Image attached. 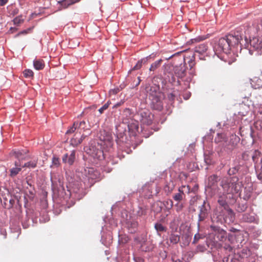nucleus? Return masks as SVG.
I'll list each match as a JSON object with an SVG mask.
<instances>
[{"label":"nucleus","instance_id":"39448f33","mask_svg":"<svg viewBox=\"0 0 262 262\" xmlns=\"http://www.w3.org/2000/svg\"><path fill=\"white\" fill-rule=\"evenodd\" d=\"M256 30L258 35L262 36V20L257 25ZM250 46L249 52L251 55L253 54V51H256V55L260 54L259 51H262V38L253 37L250 40Z\"/></svg>","mask_w":262,"mask_h":262},{"label":"nucleus","instance_id":"a18cd8bd","mask_svg":"<svg viewBox=\"0 0 262 262\" xmlns=\"http://www.w3.org/2000/svg\"><path fill=\"white\" fill-rule=\"evenodd\" d=\"M23 226L25 228H27L28 227V226L25 224V223L23 224Z\"/></svg>","mask_w":262,"mask_h":262},{"label":"nucleus","instance_id":"bb28decb","mask_svg":"<svg viewBox=\"0 0 262 262\" xmlns=\"http://www.w3.org/2000/svg\"><path fill=\"white\" fill-rule=\"evenodd\" d=\"M78 129L85 130L86 129H89L90 128L87 126L86 122L84 121H82L80 122H78Z\"/></svg>","mask_w":262,"mask_h":262},{"label":"nucleus","instance_id":"ea45409f","mask_svg":"<svg viewBox=\"0 0 262 262\" xmlns=\"http://www.w3.org/2000/svg\"><path fill=\"white\" fill-rule=\"evenodd\" d=\"M168 97L169 100H173L174 97V95L173 94L171 93L168 95Z\"/></svg>","mask_w":262,"mask_h":262},{"label":"nucleus","instance_id":"2eb2a0df","mask_svg":"<svg viewBox=\"0 0 262 262\" xmlns=\"http://www.w3.org/2000/svg\"><path fill=\"white\" fill-rule=\"evenodd\" d=\"M208 47L205 43L200 44L195 48L194 52L195 55L196 54L203 55L207 51Z\"/></svg>","mask_w":262,"mask_h":262},{"label":"nucleus","instance_id":"7c9ffc66","mask_svg":"<svg viewBox=\"0 0 262 262\" xmlns=\"http://www.w3.org/2000/svg\"><path fill=\"white\" fill-rule=\"evenodd\" d=\"M250 251L248 249H243L242 251V254L243 257H247L250 254Z\"/></svg>","mask_w":262,"mask_h":262},{"label":"nucleus","instance_id":"4be33fe9","mask_svg":"<svg viewBox=\"0 0 262 262\" xmlns=\"http://www.w3.org/2000/svg\"><path fill=\"white\" fill-rule=\"evenodd\" d=\"M155 228L158 232V234L159 235H160V232L166 231V227L160 223L155 224Z\"/></svg>","mask_w":262,"mask_h":262},{"label":"nucleus","instance_id":"393cba45","mask_svg":"<svg viewBox=\"0 0 262 262\" xmlns=\"http://www.w3.org/2000/svg\"><path fill=\"white\" fill-rule=\"evenodd\" d=\"M161 61V59L156 61L155 62L151 64L149 68V70L150 71H154L157 68H158L160 66Z\"/></svg>","mask_w":262,"mask_h":262},{"label":"nucleus","instance_id":"dca6fc26","mask_svg":"<svg viewBox=\"0 0 262 262\" xmlns=\"http://www.w3.org/2000/svg\"><path fill=\"white\" fill-rule=\"evenodd\" d=\"M185 186H183L181 188L178 189V192L174 194L173 196V199L176 201H181L183 199L185 195L183 188H185Z\"/></svg>","mask_w":262,"mask_h":262},{"label":"nucleus","instance_id":"a19ab883","mask_svg":"<svg viewBox=\"0 0 262 262\" xmlns=\"http://www.w3.org/2000/svg\"><path fill=\"white\" fill-rule=\"evenodd\" d=\"M7 1H0V6H3L6 4Z\"/></svg>","mask_w":262,"mask_h":262},{"label":"nucleus","instance_id":"6ab92c4d","mask_svg":"<svg viewBox=\"0 0 262 262\" xmlns=\"http://www.w3.org/2000/svg\"><path fill=\"white\" fill-rule=\"evenodd\" d=\"M259 155L260 152L258 151H255L254 155L252 156V159L255 163H257L256 159L257 157L259 156ZM255 167L256 169H259L262 171V159H261L260 162L259 163L255 164Z\"/></svg>","mask_w":262,"mask_h":262},{"label":"nucleus","instance_id":"6e6552de","mask_svg":"<svg viewBox=\"0 0 262 262\" xmlns=\"http://www.w3.org/2000/svg\"><path fill=\"white\" fill-rule=\"evenodd\" d=\"M75 160V150H73L71 151L70 154H66L63 155L62 157V161L69 164L72 165L74 163Z\"/></svg>","mask_w":262,"mask_h":262},{"label":"nucleus","instance_id":"cd10ccee","mask_svg":"<svg viewBox=\"0 0 262 262\" xmlns=\"http://www.w3.org/2000/svg\"><path fill=\"white\" fill-rule=\"evenodd\" d=\"M24 75L26 78H30L33 76V72L31 70L27 69L24 71Z\"/></svg>","mask_w":262,"mask_h":262},{"label":"nucleus","instance_id":"f257e3e1","mask_svg":"<svg viewBox=\"0 0 262 262\" xmlns=\"http://www.w3.org/2000/svg\"><path fill=\"white\" fill-rule=\"evenodd\" d=\"M245 27H241L235 29L234 32L221 38L216 45L214 47L216 54L221 52L228 54L231 49L237 46L239 43L242 45L241 41H243V37H245V41L247 43L248 38L245 35Z\"/></svg>","mask_w":262,"mask_h":262},{"label":"nucleus","instance_id":"20e7f679","mask_svg":"<svg viewBox=\"0 0 262 262\" xmlns=\"http://www.w3.org/2000/svg\"><path fill=\"white\" fill-rule=\"evenodd\" d=\"M85 152L94 159L102 160L106 156L105 154L102 149L101 143H97L94 141L91 142L89 145L84 148Z\"/></svg>","mask_w":262,"mask_h":262},{"label":"nucleus","instance_id":"8fccbe9b","mask_svg":"<svg viewBox=\"0 0 262 262\" xmlns=\"http://www.w3.org/2000/svg\"><path fill=\"white\" fill-rule=\"evenodd\" d=\"M121 104V103H118L115 105V106H120Z\"/></svg>","mask_w":262,"mask_h":262},{"label":"nucleus","instance_id":"4468645a","mask_svg":"<svg viewBox=\"0 0 262 262\" xmlns=\"http://www.w3.org/2000/svg\"><path fill=\"white\" fill-rule=\"evenodd\" d=\"M242 220L245 222L253 223L255 221V217L253 213H246L243 214Z\"/></svg>","mask_w":262,"mask_h":262},{"label":"nucleus","instance_id":"ddd939ff","mask_svg":"<svg viewBox=\"0 0 262 262\" xmlns=\"http://www.w3.org/2000/svg\"><path fill=\"white\" fill-rule=\"evenodd\" d=\"M85 137V135H82L80 136V138H78L77 133H76L74 136V137L71 140V144L73 146H76L80 144Z\"/></svg>","mask_w":262,"mask_h":262},{"label":"nucleus","instance_id":"f8f14e48","mask_svg":"<svg viewBox=\"0 0 262 262\" xmlns=\"http://www.w3.org/2000/svg\"><path fill=\"white\" fill-rule=\"evenodd\" d=\"M15 167H13L11 168L10 170V176L11 177H15L21 170V168L20 167V162H15Z\"/></svg>","mask_w":262,"mask_h":262},{"label":"nucleus","instance_id":"37998d69","mask_svg":"<svg viewBox=\"0 0 262 262\" xmlns=\"http://www.w3.org/2000/svg\"><path fill=\"white\" fill-rule=\"evenodd\" d=\"M136 2L137 3V4L138 6H141V7H142V4L141 3V1H136Z\"/></svg>","mask_w":262,"mask_h":262},{"label":"nucleus","instance_id":"4c0bfd02","mask_svg":"<svg viewBox=\"0 0 262 262\" xmlns=\"http://www.w3.org/2000/svg\"><path fill=\"white\" fill-rule=\"evenodd\" d=\"M119 91V89H115L111 90L110 92L111 94H116L118 93Z\"/></svg>","mask_w":262,"mask_h":262},{"label":"nucleus","instance_id":"f3484780","mask_svg":"<svg viewBox=\"0 0 262 262\" xmlns=\"http://www.w3.org/2000/svg\"><path fill=\"white\" fill-rule=\"evenodd\" d=\"M27 152V150H17L14 151V154L15 157L20 161L26 159Z\"/></svg>","mask_w":262,"mask_h":262},{"label":"nucleus","instance_id":"a211bd4d","mask_svg":"<svg viewBox=\"0 0 262 262\" xmlns=\"http://www.w3.org/2000/svg\"><path fill=\"white\" fill-rule=\"evenodd\" d=\"M218 177L216 175H212L208 178V187L211 189L215 185L217 182Z\"/></svg>","mask_w":262,"mask_h":262},{"label":"nucleus","instance_id":"5fc2aeb1","mask_svg":"<svg viewBox=\"0 0 262 262\" xmlns=\"http://www.w3.org/2000/svg\"><path fill=\"white\" fill-rule=\"evenodd\" d=\"M184 99H188V97H184Z\"/></svg>","mask_w":262,"mask_h":262},{"label":"nucleus","instance_id":"2f4dec72","mask_svg":"<svg viewBox=\"0 0 262 262\" xmlns=\"http://www.w3.org/2000/svg\"><path fill=\"white\" fill-rule=\"evenodd\" d=\"M238 170V168L237 167H233L230 168L228 170V174L229 175H232L235 174Z\"/></svg>","mask_w":262,"mask_h":262},{"label":"nucleus","instance_id":"c85d7f7f","mask_svg":"<svg viewBox=\"0 0 262 262\" xmlns=\"http://www.w3.org/2000/svg\"><path fill=\"white\" fill-rule=\"evenodd\" d=\"M110 104L111 102L108 101L106 103H105L101 107H100L98 110L100 114H102L103 112L108 107Z\"/></svg>","mask_w":262,"mask_h":262},{"label":"nucleus","instance_id":"79ce46f5","mask_svg":"<svg viewBox=\"0 0 262 262\" xmlns=\"http://www.w3.org/2000/svg\"><path fill=\"white\" fill-rule=\"evenodd\" d=\"M18 10L17 9H14V10L13 11V12H12V14H13V15H15V14H17V13H18Z\"/></svg>","mask_w":262,"mask_h":262},{"label":"nucleus","instance_id":"6e6d98bb","mask_svg":"<svg viewBox=\"0 0 262 262\" xmlns=\"http://www.w3.org/2000/svg\"><path fill=\"white\" fill-rule=\"evenodd\" d=\"M139 83H140V80L138 81V82L137 83V85H138V84H139Z\"/></svg>","mask_w":262,"mask_h":262},{"label":"nucleus","instance_id":"9b49d317","mask_svg":"<svg viewBox=\"0 0 262 262\" xmlns=\"http://www.w3.org/2000/svg\"><path fill=\"white\" fill-rule=\"evenodd\" d=\"M251 84L255 89L262 87V78L255 77L251 79Z\"/></svg>","mask_w":262,"mask_h":262},{"label":"nucleus","instance_id":"49530a36","mask_svg":"<svg viewBox=\"0 0 262 262\" xmlns=\"http://www.w3.org/2000/svg\"><path fill=\"white\" fill-rule=\"evenodd\" d=\"M56 162H58V160L54 158L53 160V162H54L55 164H56Z\"/></svg>","mask_w":262,"mask_h":262},{"label":"nucleus","instance_id":"a878e982","mask_svg":"<svg viewBox=\"0 0 262 262\" xmlns=\"http://www.w3.org/2000/svg\"><path fill=\"white\" fill-rule=\"evenodd\" d=\"M147 60V58H144L138 61L137 64L133 68V70H138L139 69L141 66L142 63H145Z\"/></svg>","mask_w":262,"mask_h":262},{"label":"nucleus","instance_id":"423d86ee","mask_svg":"<svg viewBox=\"0 0 262 262\" xmlns=\"http://www.w3.org/2000/svg\"><path fill=\"white\" fill-rule=\"evenodd\" d=\"M133 115L129 108H125L122 114V121L127 124L129 130H137L138 129V122L133 120Z\"/></svg>","mask_w":262,"mask_h":262},{"label":"nucleus","instance_id":"5701e85b","mask_svg":"<svg viewBox=\"0 0 262 262\" xmlns=\"http://www.w3.org/2000/svg\"><path fill=\"white\" fill-rule=\"evenodd\" d=\"M37 163V160H33L32 161H30L25 163L22 167H28V168H35Z\"/></svg>","mask_w":262,"mask_h":262},{"label":"nucleus","instance_id":"3c124183","mask_svg":"<svg viewBox=\"0 0 262 262\" xmlns=\"http://www.w3.org/2000/svg\"><path fill=\"white\" fill-rule=\"evenodd\" d=\"M186 238H187V244H188L189 242V238L188 236Z\"/></svg>","mask_w":262,"mask_h":262},{"label":"nucleus","instance_id":"4d7b16f0","mask_svg":"<svg viewBox=\"0 0 262 262\" xmlns=\"http://www.w3.org/2000/svg\"><path fill=\"white\" fill-rule=\"evenodd\" d=\"M189 95H190L189 94V95H187V97H188V98H189Z\"/></svg>","mask_w":262,"mask_h":262},{"label":"nucleus","instance_id":"052dcab7","mask_svg":"<svg viewBox=\"0 0 262 262\" xmlns=\"http://www.w3.org/2000/svg\"><path fill=\"white\" fill-rule=\"evenodd\" d=\"M175 54H173V55H171V57H173V56H174Z\"/></svg>","mask_w":262,"mask_h":262},{"label":"nucleus","instance_id":"c756f323","mask_svg":"<svg viewBox=\"0 0 262 262\" xmlns=\"http://www.w3.org/2000/svg\"><path fill=\"white\" fill-rule=\"evenodd\" d=\"M228 213V215L230 217V221L233 222L234 219V214L233 211L230 208L226 209Z\"/></svg>","mask_w":262,"mask_h":262},{"label":"nucleus","instance_id":"603ef678","mask_svg":"<svg viewBox=\"0 0 262 262\" xmlns=\"http://www.w3.org/2000/svg\"><path fill=\"white\" fill-rule=\"evenodd\" d=\"M151 120H150L149 121H148L147 122V124H150L151 123Z\"/></svg>","mask_w":262,"mask_h":262},{"label":"nucleus","instance_id":"7ed1b4c3","mask_svg":"<svg viewBox=\"0 0 262 262\" xmlns=\"http://www.w3.org/2000/svg\"><path fill=\"white\" fill-rule=\"evenodd\" d=\"M63 191H64L65 196L64 199L72 198L75 200H80L84 195L83 189L82 187L81 182H75L69 183L67 185V190L63 188Z\"/></svg>","mask_w":262,"mask_h":262},{"label":"nucleus","instance_id":"c9c22d12","mask_svg":"<svg viewBox=\"0 0 262 262\" xmlns=\"http://www.w3.org/2000/svg\"><path fill=\"white\" fill-rule=\"evenodd\" d=\"M206 250V248L204 245H199L196 247V251L197 252H204Z\"/></svg>","mask_w":262,"mask_h":262},{"label":"nucleus","instance_id":"de8ad7c7","mask_svg":"<svg viewBox=\"0 0 262 262\" xmlns=\"http://www.w3.org/2000/svg\"><path fill=\"white\" fill-rule=\"evenodd\" d=\"M243 208L241 209V211H244L246 209V207L244 206H243Z\"/></svg>","mask_w":262,"mask_h":262},{"label":"nucleus","instance_id":"09e8293b","mask_svg":"<svg viewBox=\"0 0 262 262\" xmlns=\"http://www.w3.org/2000/svg\"><path fill=\"white\" fill-rule=\"evenodd\" d=\"M174 262H182L180 259H176Z\"/></svg>","mask_w":262,"mask_h":262},{"label":"nucleus","instance_id":"680f3d73","mask_svg":"<svg viewBox=\"0 0 262 262\" xmlns=\"http://www.w3.org/2000/svg\"><path fill=\"white\" fill-rule=\"evenodd\" d=\"M175 54H173V55H171V57H173V56H174Z\"/></svg>","mask_w":262,"mask_h":262},{"label":"nucleus","instance_id":"58836bf2","mask_svg":"<svg viewBox=\"0 0 262 262\" xmlns=\"http://www.w3.org/2000/svg\"><path fill=\"white\" fill-rule=\"evenodd\" d=\"M166 203L168 205H169L168 209H170L172 208L173 206V202L172 201H167Z\"/></svg>","mask_w":262,"mask_h":262},{"label":"nucleus","instance_id":"9d476101","mask_svg":"<svg viewBox=\"0 0 262 262\" xmlns=\"http://www.w3.org/2000/svg\"><path fill=\"white\" fill-rule=\"evenodd\" d=\"M76 2V1H56V6L58 10L67 8L68 6L74 4Z\"/></svg>","mask_w":262,"mask_h":262},{"label":"nucleus","instance_id":"f03ea898","mask_svg":"<svg viewBox=\"0 0 262 262\" xmlns=\"http://www.w3.org/2000/svg\"><path fill=\"white\" fill-rule=\"evenodd\" d=\"M241 186V183L239 182L238 179L236 177L223 178L221 182V186L223 189V196L219 194V199L217 201L219 204L225 209H227L228 206L225 200V195L238 193Z\"/></svg>","mask_w":262,"mask_h":262},{"label":"nucleus","instance_id":"aec40b11","mask_svg":"<svg viewBox=\"0 0 262 262\" xmlns=\"http://www.w3.org/2000/svg\"><path fill=\"white\" fill-rule=\"evenodd\" d=\"M34 68L37 70H40L45 67L43 61L41 59H35L33 61Z\"/></svg>","mask_w":262,"mask_h":262},{"label":"nucleus","instance_id":"412c9836","mask_svg":"<svg viewBox=\"0 0 262 262\" xmlns=\"http://www.w3.org/2000/svg\"><path fill=\"white\" fill-rule=\"evenodd\" d=\"M169 240L171 244H176L180 241V236L178 234H171L169 237Z\"/></svg>","mask_w":262,"mask_h":262},{"label":"nucleus","instance_id":"bf43d9fd","mask_svg":"<svg viewBox=\"0 0 262 262\" xmlns=\"http://www.w3.org/2000/svg\"><path fill=\"white\" fill-rule=\"evenodd\" d=\"M134 260H135V262H137V261H136V260L135 258H134Z\"/></svg>","mask_w":262,"mask_h":262},{"label":"nucleus","instance_id":"f704fd0d","mask_svg":"<svg viewBox=\"0 0 262 262\" xmlns=\"http://www.w3.org/2000/svg\"><path fill=\"white\" fill-rule=\"evenodd\" d=\"M175 207H176V211L177 212H180L182 210V209L183 208V205L181 203H177L175 205Z\"/></svg>","mask_w":262,"mask_h":262},{"label":"nucleus","instance_id":"b1692460","mask_svg":"<svg viewBox=\"0 0 262 262\" xmlns=\"http://www.w3.org/2000/svg\"><path fill=\"white\" fill-rule=\"evenodd\" d=\"M78 122H75L72 126H71L66 132L67 134H70L74 133L78 129Z\"/></svg>","mask_w":262,"mask_h":262},{"label":"nucleus","instance_id":"72a5a7b5","mask_svg":"<svg viewBox=\"0 0 262 262\" xmlns=\"http://www.w3.org/2000/svg\"><path fill=\"white\" fill-rule=\"evenodd\" d=\"M23 19L20 17H16L13 19V23L15 25H18L21 22H23Z\"/></svg>","mask_w":262,"mask_h":262},{"label":"nucleus","instance_id":"e433bc0d","mask_svg":"<svg viewBox=\"0 0 262 262\" xmlns=\"http://www.w3.org/2000/svg\"><path fill=\"white\" fill-rule=\"evenodd\" d=\"M204 161L207 164L209 165L210 164V160L209 159V157L208 156H205L204 158Z\"/></svg>","mask_w":262,"mask_h":262},{"label":"nucleus","instance_id":"1a4fd4ad","mask_svg":"<svg viewBox=\"0 0 262 262\" xmlns=\"http://www.w3.org/2000/svg\"><path fill=\"white\" fill-rule=\"evenodd\" d=\"M208 209L206 205L205 201H204L203 205L200 207V213L199 214V222L203 221L207 216Z\"/></svg>","mask_w":262,"mask_h":262},{"label":"nucleus","instance_id":"13d9d810","mask_svg":"<svg viewBox=\"0 0 262 262\" xmlns=\"http://www.w3.org/2000/svg\"><path fill=\"white\" fill-rule=\"evenodd\" d=\"M199 226H200V223H198V227H199Z\"/></svg>","mask_w":262,"mask_h":262},{"label":"nucleus","instance_id":"c03bdc74","mask_svg":"<svg viewBox=\"0 0 262 262\" xmlns=\"http://www.w3.org/2000/svg\"><path fill=\"white\" fill-rule=\"evenodd\" d=\"M169 81L171 83H172V82H174L175 81V78L172 77L171 80H169Z\"/></svg>","mask_w":262,"mask_h":262},{"label":"nucleus","instance_id":"0eeeda50","mask_svg":"<svg viewBox=\"0 0 262 262\" xmlns=\"http://www.w3.org/2000/svg\"><path fill=\"white\" fill-rule=\"evenodd\" d=\"M182 60L184 62V58L183 57ZM174 74L178 78H183L185 76L186 74V67L184 62L181 63L179 66H176L173 69Z\"/></svg>","mask_w":262,"mask_h":262},{"label":"nucleus","instance_id":"473e14b6","mask_svg":"<svg viewBox=\"0 0 262 262\" xmlns=\"http://www.w3.org/2000/svg\"><path fill=\"white\" fill-rule=\"evenodd\" d=\"M203 236L200 234L199 233L195 234L194 236V238L192 243L196 244L202 238Z\"/></svg>","mask_w":262,"mask_h":262},{"label":"nucleus","instance_id":"864d4df0","mask_svg":"<svg viewBox=\"0 0 262 262\" xmlns=\"http://www.w3.org/2000/svg\"><path fill=\"white\" fill-rule=\"evenodd\" d=\"M245 46H246V48H249V45L248 44H247V45H245Z\"/></svg>","mask_w":262,"mask_h":262}]
</instances>
